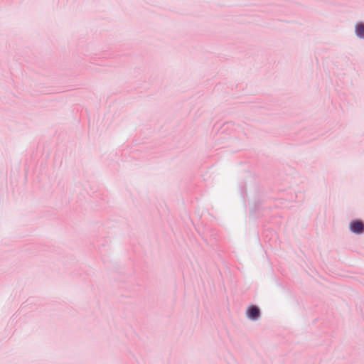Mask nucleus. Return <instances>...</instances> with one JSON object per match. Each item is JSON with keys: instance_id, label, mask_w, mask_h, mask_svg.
Returning <instances> with one entry per match:
<instances>
[{"instance_id": "1", "label": "nucleus", "mask_w": 364, "mask_h": 364, "mask_svg": "<svg viewBox=\"0 0 364 364\" xmlns=\"http://www.w3.org/2000/svg\"><path fill=\"white\" fill-rule=\"evenodd\" d=\"M350 229L355 234H361L364 232V224L360 220H353L350 224Z\"/></svg>"}, {"instance_id": "2", "label": "nucleus", "mask_w": 364, "mask_h": 364, "mask_svg": "<svg viewBox=\"0 0 364 364\" xmlns=\"http://www.w3.org/2000/svg\"><path fill=\"white\" fill-rule=\"evenodd\" d=\"M247 316L251 319H256L259 316V310L255 306H251L247 311Z\"/></svg>"}, {"instance_id": "3", "label": "nucleus", "mask_w": 364, "mask_h": 364, "mask_svg": "<svg viewBox=\"0 0 364 364\" xmlns=\"http://www.w3.org/2000/svg\"><path fill=\"white\" fill-rule=\"evenodd\" d=\"M356 35L361 38H364V23H358L355 26Z\"/></svg>"}]
</instances>
